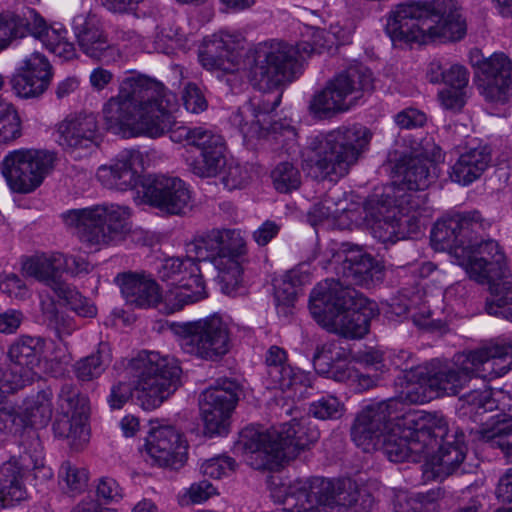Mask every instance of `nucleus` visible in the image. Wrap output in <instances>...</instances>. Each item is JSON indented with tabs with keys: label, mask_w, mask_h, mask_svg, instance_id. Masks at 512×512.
Wrapping results in <instances>:
<instances>
[{
	"label": "nucleus",
	"mask_w": 512,
	"mask_h": 512,
	"mask_svg": "<svg viewBox=\"0 0 512 512\" xmlns=\"http://www.w3.org/2000/svg\"><path fill=\"white\" fill-rule=\"evenodd\" d=\"M144 158L135 148L122 150L109 165L98 168L97 178L108 189L126 191L137 186Z\"/></svg>",
	"instance_id": "393cba45"
},
{
	"label": "nucleus",
	"mask_w": 512,
	"mask_h": 512,
	"mask_svg": "<svg viewBox=\"0 0 512 512\" xmlns=\"http://www.w3.org/2000/svg\"><path fill=\"white\" fill-rule=\"evenodd\" d=\"M55 294L79 316L94 317L97 314L95 305L79 291L67 283H63Z\"/></svg>",
	"instance_id": "864d4df0"
},
{
	"label": "nucleus",
	"mask_w": 512,
	"mask_h": 512,
	"mask_svg": "<svg viewBox=\"0 0 512 512\" xmlns=\"http://www.w3.org/2000/svg\"><path fill=\"white\" fill-rule=\"evenodd\" d=\"M57 405L59 416L53 423L55 435L67 439L72 449H82L89 440L88 397L81 394L74 383L67 382L60 388Z\"/></svg>",
	"instance_id": "2eb2a0df"
},
{
	"label": "nucleus",
	"mask_w": 512,
	"mask_h": 512,
	"mask_svg": "<svg viewBox=\"0 0 512 512\" xmlns=\"http://www.w3.org/2000/svg\"><path fill=\"white\" fill-rule=\"evenodd\" d=\"M12 88L17 96L21 98L38 97L46 91L49 85L41 77L36 79L26 73L14 76L11 80Z\"/></svg>",
	"instance_id": "4d7b16f0"
},
{
	"label": "nucleus",
	"mask_w": 512,
	"mask_h": 512,
	"mask_svg": "<svg viewBox=\"0 0 512 512\" xmlns=\"http://www.w3.org/2000/svg\"><path fill=\"white\" fill-rule=\"evenodd\" d=\"M147 202L168 215H182L189 208L191 195L185 182L177 177L155 176L144 185Z\"/></svg>",
	"instance_id": "5701e85b"
},
{
	"label": "nucleus",
	"mask_w": 512,
	"mask_h": 512,
	"mask_svg": "<svg viewBox=\"0 0 512 512\" xmlns=\"http://www.w3.org/2000/svg\"><path fill=\"white\" fill-rule=\"evenodd\" d=\"M96 495L98 501L105 504L118 502L123 497L122 488L117 481L110 477H102L99 479L96 487Z\"/></svg>",
	"instance_id": "774afa93"
},
{
	"label": "nucleus",
	"mask_w": 512,
	"mask_h": 512,
	"mask_svg": "<svg viewBox=\"0 0 512 512\" xmlns=\"http://www.w3.org/2000/svg\"><path fill=\"white\" fill-rule=\"evenodd\" d=\"M461 416H467L474 413L476 417L492 411L496 407L495 400L492 398V391L484 386L483 389H474L460 398Z\"/></svg>",
	"instance_id": "09e8293b"
},
{
	"label": "nucleus",
	"mask_w": 512,
	"mask_h": 512,
	"mask_svg": "<svg viewBox=\"0 0 512 512\" xmlns=\"http://www.w3.org/2000/svg\"><path fill=\"white\" fill-rule=\"evenodd\" d=\"M421 156H411L402 159L396 166L397 173L402 176L403 183L409 190H424L429 187L432 181L431 162L440 161L442 151L435 146L431 152V141H426Z\"/></svg>",
	"instance_id": "7c9ffc66"
},
{
	"label": "nucleus",
	"mask_w": 512,
	"mask_h": 512,
	"mask_svg": "<svg viewBox=\"0 0 512 512\" xmlns=\"http://www.w3.org/2000/svg\"><path fill=\"white\" fill-rule=\"evenodd\" d=\"M404 401L406 400L401 394L399 397L367 406L358 416L368 420L376 431L386 437L396 427V422H401L402 417L408 414L404 412Z\"/></svg>",
	"instance_id": "c9c22d12"
},
{
	"label": "nucleus",
	"mask_w": 512,
	"mask_h": 512,
	"mask_svg": "<svg viewBox=\"0 0 512 512\" xmlns=\"http://www.w3.org/2000/svg\"><path fill=\"white\" fill-rule=\"evenodd\" d=\"M109 355L107 345L101 343L96 353H93L74 365L76 377L81 381H90L99 377L105 370Z\"/></svg>",
	"instance_id": "8fccbe9b"
},
{
	"label": "nucleus",
	"mask_w": 512,
	"mask_h": 512,
	"mask_svg": "<svg viewBox=\"0 0 512 512\" xmlns=\"http://www.w3.org/2000/svg\"><path fill=\"white\" fill-rule=\"evenodd\" d=\"M266 385L269 389L282 391L293 388L301 383L303 378L300 372L286 364V352L278 347L269 348L266 355Z\"/></svg>",
	"instance_id": "e433bc0d"
},
{
	"label": "nucleus",
	"mask_w": 512,
	"mask_h": 512,
	"mask_svg": "<svg viewBox=\"0 0 512 512\" xmlns=\"http://www.w3.org/2000/svg\"><path fill=\"white\" fill-rule=\"evenodd\" d=\"M368 300L339 280H324L311 291L312 317L328 331L346 338H362L369 331L371 309Z\"/></svg>",
	"instance_id": "39448f33"
},
{
	"label": "nucleus",
	"mask_w": 512,
	"mask_h": 512,
	"mask_svg": "<svg viewBox=\"0 0 512 512\" xmlns=\"http://www.w3.org/2000/svg\"><path fill=\"white\" fill-rule=\"evenodd\" d=\"M273 496L283 504L277 512H329L340 506L368 512L374 506L370 492L351 478L296 479L282 484Z\"/></svg>",
	"instance_id": "20e7f679"
},
{
	"label": "nucleus",
	"mask_w": 512,
	"mask_h": 512,
	"mask_svg": "<svg viewBox=\"0 0 512 512\" xmlns=\"http://www.w3.org/2000/svg\"><path fill=\"white\" fill-rule=\"evenodd\" d=\"M345 357V351L337 350L335 344H324L316 348L313 365L318 373L325 374L337 382H345L353 379L356 373L344 361Z\"/></svg>",
	"instance_id": "4c0bfd02"
},
{
	"label": "nucleus",
	"mask_w": 512,
	"mask_h": 512,
	"mask_svg": "<svg viewBox=\"0 0 512 512\" xmlns=\"http://www.w3.org/2000/svg\"><path fill=\"white\" fill-rule=\"evenodd\" d=\"M242 36L232 35L228 32L212 35L205 38L199 51V60L208 70H222L233 72L239 64L242 48Z\"/></svg>",
	"instance_id": "bb28decb"
},
{
	"label": "nucleus",
	"mask_w": 512,
	"mask_h": 512,
	"mask_svg": "<svg viewBox=\"0 0 512 512\" xmlns=\"http://www.w3.org/2000/svg\"><path fill=\"white\" fill-rule=\"evenodd\" d=\"M241 437L240 444L251 454V465L255 469L276 470L314 444L320 432L309 419L302 418L283 423L279 429L249 431Z\"/></svg>",
	"instance_id": "0eeeda50"
},
{
	"label": "nucleus",
	"mask_w": 512,
	"mask_h": 512,
	"mask_svg": "<svg viewBox=\"0 0 512 512\" xmlns=\"http://www.w3.org/2000/svg\"><path fill=\"white\" fill-rule=\"evenodd\" d=\"M150 457L161 467L178 470L187 461L188 445L172 426L152 428L146 442Z\"/></svg>",
	"instance_id": "b1692460"
},
{
	"label": "nucleus",
	"mask_w": 512,
	"mask_h": 512,
	"mask_svg": "<svg viewBox=\"0 0 512 512\" xmlns=\"http://www.w3.org/2000/svg\"><path fill=\"white\" fill-rule=\"evenodd\" d=\"M44 346L41 337L20 336L10 345L8 357L16 366L33 369L40 363Z\"/></svg>",
	"instance_id": "a18cd8bd"
},
{
	"label": "nucleus",
	"mask_w": 512,
	"mask_h": 512,
	"mask_svg": "<svg viewBox=\"0 0 512 512\" xmlns=\"http://www.w3.org/2000/svg\"><path fill=\"white\" fill-rule=\"evenodd\" d=\"M373 89L372 72L361 64L351 65L312 96L308 109L316 119H330L349 110L354 100Z\"/></svg>",
	"instance_id": "9b49d317"
},
{
	"label": "nucleus",
	"mask_w": 512,
	"mask_h": 512,
	"mask_svg": "<svg viewBox=\"0 0 512 512\" xmlns=\"http://www.w3.org/2000/svg\"><path fill=\"white\" fill-rule=\"evenodd\" d=\"M23 457L20 460L10 459L0 466V503L8 507L27 497L24 477L27 472Z\"/></svg>",
	"instance_id": "72a5a7b5"
},
{
	"label": "nucleus",
	"mask_w": 512,
	"mask_h": 512,
	"mask_svg": "<svg viewBox=\"0 0 512 512\" xmlns=\"http://www.w3.org/2000/svg\"><path fill=\"white\" fill-rule=\"evenodd\" d=\"M373 133L363 125L340 126L309 139L302 151V167L316 180L346 176L368 150Z\"/></svg>",
	"instance_id": "7ed1b4c3"
},
{
	"label": "nucleus",
	"mask_w": 512,
	"mask_h": 512,
	"mask_svg": "<svg viewBox=\"0 0 512 512\" xmlns=\"http://www.w3.org/2000/svg\"><path fill=\"white\" fill-rule=\"evenodd\" d=\"M479 88L490 102H505L512 89V62L503 53H495L478 65Z\"/></svg>",
	"instance_id": "a878e982"
},
{
	"label": "nucleus",
	"mask_w": 512,
	"mask_h": 512,
	"mask_svg": "<svg viewBox=\"0 0 512 512\" xmlns=\"http://www.w3.org/2000/svg\"><path fill=\"white\" fill-rule=\"evenodd\" d=\"M196 257H169L158 267V277L168 285L202 282L203 278Z\"/></svg>",
	"instance_id": "a19ab883"
},
{
	"label": "nucleus",
	"mask_w": 512,
	"mask_h": 512,
	"mask_svg": "<svg viewBox=\"0 0 512 512\" xmlns=\"http://www.w3.org/2000/svg\"><path fill=\"white\" fill-rule=\"evenodd\" d=\"M28 379L25 378L23 368L2 369L0 367V388L3 399L8 393L21 389L25 386Z\"/></svg>",
	"instance_id": "0e129e2a"
},
{
	"label": "nucleus",
	"mask_w": 512,
	"mask_h": 512,
	"mask_svg": "<svg viewBox=\"0 0 512 512\" xmlns=\"http://www.w3.org/2000/svg\"><path fill=\"white\" fill-rule=\"evenodd\" d=\"M23 72L36 79L41 77V80H44L47 85L50 84L52 78L51 65L39 52H34L25 61V69Z\"/></svg>",
	"instance_id": "680f3d73"
},
{
	"label": "nucleus",
	"mask_w": 512,
	"mask_h": 512,
	"mask_svg": "<svg viewBox=\"0 0 512 512\" xmlns=\"http://www.w3.org/2000/svg\"><path fill=\"white\" fill-rule=\"evenodd\" d=\"M491 149L486 145L469 148L460 154L452 166L450 178L461 185H469L479 179L491 163Z\"/></svg>",
	"instance_id": "473e14b6"
},
{
	"label": "nucleus",
	"mask_w": 512,
	"mask_h": 512,
	"mask_svg": "<svg viewBox=\"0 0 512 512\" xmlns=\"http://www.w3.org/2000/svg\"><path fill=\"white\" fill-rule=\"evenodd\" d=\"M185 109L193 114H199L208 107V102L201 89L194 83H188L182 93Z\"/></svg>",
	"instance_id": "e2e57ef3"
},
{
	"label": "nucleus",
	"mask_w": 512,
	"mask_h": 512,
	"mask_svg": "<svg viewBox=\"0 0 512 512\" xmlns=\"http://www.w3.org/2000/svg\"><path fill=\"white\" fill-rule=\"evenodd\" d=\"M170 288L158 303L159 310L165 314L180 311L184 306L195 303L206 297L205 283L195 282L188 284L168 285Z\"/></svg>",
	"instance_id": "37998d69"
},
{
	"label": "nucleus",
	"mask_w": 512,
	"mask_h": 512,
	"mask_svg": "<svg viewBox=\"0 0 512 512\" xmlns=\"http://www.w3.org/2000/svg\"><path fill=\"white\" fill-rule=\"evenodd\" d=\"M166 133H169L173 142L196 147L200 153L224 146L223 138L212 130L201 126L191 128L178 125L174 115Z\"/></svg>",
	"instance_id": "ea45409f"
},
{
	"label": "nucleus",
	"mask_w": 512,
	"mask_h": 512,
	"mask_svg": "<svg viewBox=\"0 0 512 512\" xmlns=\"http://www.w3.org/2000/svg\"><path fill=\"white\" fill-rule=\"evenodd\" d=\"M486 226L478 211L456 214L436 222L431 231V240L437 249L447 250L459 264L468 259L465 248L469 238L484 231Z\"/></svg>",
	"instance_id": "6ab92c4d"
},
{
	"label": "nucleus",
	"mask_w": 512,
	"mask_h": 512,
	"mask_svg": "<svg viewBox=\"0 0 512 512\" xmlns=\"http://www.w3.org/2000/svg\"><path fill=\"white\" fill-rule=\"evenodd\" d=\"M21 408L5 406L0 408V432L18 433L24 429V420Z\"/></svg>",
	"instance_id": "338daca9"
},
{
	"label": "nucleus",
	"mask_w": 512,
	"mask_h": 512,
	"mask_svg": "<svg viewBox=\"0 0 512 512\" xmlns=\"http://www.w3.org/2000/svg\"><path fill=\"white\" fill-rule=\"evenodd\" d=\"M328 263L341 284L370 286L383 279V267L362 247L349 242L341 243L338 248L331 247L326 251Z\"/></svg>",
	"instance_id": "dca6fc26"
},
{
	"label": "nucleus",
	"mask_w": 512,
	"mask_h": 512,
	"mask_svg": "<svg viewBox=\"0 0 512 512\" xmlns=\"http://www.w3.org/2000/svg\"><path fill=\"white\" fill-rule=\"evenodd\" d=\"M467 446L450 449H437V452L424 456L422 474L425 481L443 480L457 472L466 458Z\"/></svg>",
	"instance_id": "f704fd0d"
},
{
	"label": "nucleus",
	"mask_w": 512,
	"mask_h": 512,
	"mask_svg": "<svg viewBox=\"0 0 512 512\" xmlns=\"http://www.w3.org/2000/svg\"><path fill=\"white\" fill-rule=\"evenodd\" d=\"M344 411V404L330 395L312 402L309 407V413L321 420L339 419Z\"/></svg>",
	"instance_id": "bf43d9fd"
},
{
	"label": "nucleus",
	"mask_w": 512,
	"mask_h": 512,
	"mask_svg": "<svg viewBox=\"0 0 512 512\" xmlns=\"http://www.w3.org/2000/svg\"><path fill=\"white\" fill-rule=\"evenodd\" d=\"M60 477L65 482L71 493H79L85 489L88 481V473L84 468L73 466L65 462L60 468Z\"/></svg>",
	"instance_id": "052dcab7"
},
{
	"label": "nucleus",
	"mask_w": 512,
	"mask_h": 512,
	"mask_svg": "<svg viewBox=\"0 0 512 512\" xmlns=\"http://www.w3.org/2000/svg\"><path fill=\"white\" fill-rule=\"evenodd\" d=\"M393 42L425 44L429 40L460 41L467 32L466 21L458 11L440 16L426 1L398 4L385 26Z\"/></svg>",
	"instance_id": "423d86ee"
},
{
	"label": "nucleus",
	"mask_w": 512,
	"mask_h": 512,
	"mask_svg": "<svg viewBox=\"0 0 512 512\" xmlns=\"http://www.w3.org/2000/svg\"><path fill=\"white\" fill-rule=\"evenodd\" d=\"M55 154L43 150H15L5 156L1 172L10 189L27 194L41 185L53 169Z\"/></svg>",
	"instance_id": "4468645a"
},
{
	"label": "nucleus",
	"mask_w": 512,
	"mask_h": 512,
	"mask_svg": "<svg viewBox=\"0 0 512 512\" xmlns=\"http://www.w3.org/2000/svg\"><path fill=\"white\" fill-rule=\"evenodd\" d=\"M72 30L80 49L89 57L102 60L110 48L100 17L92 10L82 11L72 19Z\"/></svg>",
	"instance_id": "c85d7f7f"
},
{
	"label": "nucleus",
	"mask_w": 512,
	"mask_h": 512,
	"mask_svg": "<svg viewBox=\"0 0 512 512\" xmlns=\"http://www.w3.org/2000/svg\"><path fill=\"white\" fill-rule=\"evenodd\" d=\"M275 189L280 193L297 190L301 185V173L291 162L279 163L271 172Z\"/></svg>",
	"instance_id": "603ef678"
},
{
	"label": "nucleus",
	"mask_w": 512,
	"mask_h": 512,
	"mask_svg": "<svg viewBox=\"0 0 512 512\" xmlns=\"http://www.w3.org/2000/svg\"><path fill=\"white\" fill-rule=\"evenodd\" d=\"M308 278V274L293 269L274 284V299L278 314L285 317L291 314L297 295Z\"/></svg>",
	"instance_id": "c03bdc74"
},
{
	"label": "nucleus",
	"mask_w": 512,
	"mask_h": 512,
	"mask_svg": "<svg viewBox=\"0 0 512 512\" xmlns=\"http://www.w3.org/2000/svg\"><path fill=\"white\" fill-rule=\"evenodd\" d=\"M181 329V347L188 354L216 361L230 350L229 326L217 314L185 323Z\"/></svg>",
	"instance_id": "ddd939ff"
},
{
	"label": "nucleus",
	"mask_w": 512,
	"mask_h": 512,
	"mask_svg": "<svg viewBox=\"0 0 512 512\" xmlns=\"http://www.w3.org/2000/svg\"><path fill=\"white\" fill-rule=\"evenodd\" d=\"M294 51L287 46H277L270 52L258 55L251 68L250 81L261 94L250 100L254 120L248 127L252 132L259 133L268 124V118H274L272 113L278 107L282 98L280 86L294 80L297 65L293 59Z\"/></svg>",
	"instance_id": "6e6552de"
},
{
	"label": "nucleus",
	"mask_w": 512,
	"mask_h": 512,
	"mask_svg": "<svg viewBox=\"0 0 512 512\" xmlns=\"http://www.w3.org/2000/svg\"><path fill=\"white\" fill-rule=\"evenodd\" d=\"M489 288L491 297L486 300V312L512 322V283L501 279Z\"/></svg>",
	"instance_id": "49530a36"
},
{
	"label": "nucleus",
	"mask_w": 512,
	"mask_h": 512,
	"mask_svg": "<svg viewBox=\"0 0 512 512\" xmlns=\"http://www.w3.org/2000/svg\"><path fill=\"white\" fill-rule=\"evenodd\" d=\"M467 260L459 262L470 278L481 284H492L505 277L506 265L504 253L495 240H479L472 234L465 248Z\"/></svg>",
	"instance_id": "aec40b11"
},
{
	"label": "nucleus",
	"mask_w": 512,
	"mask_h": 512,
	"mask_svg": "<svg viewBox=\"0 0 512 512\" xmlns=\"http://www.w3.org/2000/svg\"><path fill=\"white\" fill-rule=\"evenodd\" d=\"M481 440L499 448L507 458L512 457V416L499 413L485 419L477 430Z\"/></svg>",
	"instance_id": "79ce46f5"
},
{
	"label": "nucleus",
	"mask_w": 512,
	"mask_h": 512,
	"mask_svg": "<svg viewBox=\"0 0 512 512\" xmlns=\"http://www.w3.org/2000/svg\"><path fill=\"white\" fill-rule=\"evenodd\" d=\"M364 211V220L373 236L379 241L395 243L403 237L401 222L397 221L400 210L393 196L387 193L369 197Z\"/></svg>",
	"instance_id": "4be33fe9"
},
{
	"label": "nucleus",
	"mask_w": 512,
	"mask_h": 512,
	"mask_svg": "<svg viewBox=\"0 0 512 512\" xmlns=\"http://www.w3.org/2000/svg\"><path fill=\"white\" fill-rule=\"evenodd\" d=\"M116 282L128 304L138 308L158 306L161 299L159 285L150 276L124 272L117 275Z\"/></svg>",
	"instance_id": "2f4dec72"
},
{
	"label": "nucleus",
	"mask_w": 512,
	"mask_h": 512,
	"mask_svg": "<svg viewBox=\"0 0 512 512\" xmlns=\"http://www.w3.org/2000/svg\"><path fill=\"white\" fill-rule=\"evenodd\" d=\"M130 368L137 379V399L145 410L159 407L181 385L178 361L159 352H140L130 361Z\"/></svg>",
	"instance_id": "1a4fd4ad"
},
{
	"label": "nucleus",
	"mask_w": 512,
	"mask_h": 512,
	"mask_svg": "<svg viewBox=\"0 0 512 512\" xmlns=\"http://www.w3.org/2000/svg\"><path fill=\"white\" fill-rule=\"evenodd\" d=\"M418 428L420 438L424 441L426 454H430L437 449H450L459 446H466L465 429L447 422L442 415L424 414L419 415Z\"/></svg>",
	"instance_id": "cd10ccee"
},
{
	"label": "nucleus",
	"mask_w": 512,
	"mask_h": 512,
	"mask_svg": "<svg viewBox=\"0 0 512 512\" xmlns=\"http://www.w3.org/2000/svg\"><path fill=\"white\" fill-rule=\"evenodd\" d=\"M512 368V344L492 345L457 354L453 363L432 360L419 374L420 384H407L402 398L423 403L431 398L459 394L473 377H494Z\"/></svg>",
	"instance_id": "f03ea898"
},
{
	"label": "nucleus",
	"mask_w": 512,
	"mask_h": 512,
	"mask_svg": "<svg viewBox=\"0 0 512 512\" xmlns=\"http://www.w3.org/2000/svg\"><path fill=\"white\" fill-rule=\"evenodd\" d=\"M351 436L354 443L365 452L378 449L384 436L376 431L370 422L357 416L351 428Z\"/></svg>",
	"instance_id": "3c124183"
},
{
	"label": "nucleus",
	"mask_w": 512,
	"mask_h": 512,
	"mask_svg": "<svg viewBox=\"0 0 512 512\" xmlns=\"http://www.w3.org/2000/svg\"><path fill=\"white\" fill-rule=\"evenodd\" d=\"M419 415L408 412L401 422L383 438L380 448L391 462H419L426 456L424 441L418 428Z\"/></svg>",
	"instance_id": "412c9836"
},
{
	"label": "nucleus",
	"mask_w": 512,
	"mask_h": 512,
	"mask_svg": "<svg viewBox=\"0 0 512 512\" xmlns=\"http://www.w3.org/2000/svg\"><path fill=\"white\" fill-rule=\"evenodd\" d=\"M225 147L221 146L213 150L200 153L189 163L193 174L202 178L216 177L226 167Z\"/></svg>",
	"instance_id": "de8ad7c7"
},
{
	"label": "nucleus",
	"mask_w": 512,
	"mask_h": 512,
	"mask_svg": "<svg viewBox=\"0 0 512 512\" xmlns=\"http://www.w3.org/2000/svg\"><path fill=\"white\" fill-rule=\"evenodd\" d=\"M56 132L64 149L88 148L97 141L98 122L92 113H70L57 124Z\"/></svg>",
	"instance_id": "c756f323"
},
{
	"label": "nucleus",
	"mask_w": 512,
	"mask_h": 512,
	"mask_svg": "<svg viewBox=\"0 0 512 512\" xmlns=\"http://www.w3.org/2000/svg\"><path fill=\"white\" fill-rule=\"evenodd\" d=\"M129 209L119 205H94L72 209L62 215L66 226L91 248H100L123 238L128 229Z\"/></svg>",
	"instance_id": "9d476101"
},
{
	"label": "nucleus",
	"mask_w": 512,
	"mask_h": 512,
	"mask_svg": "<svg viewBox=\"0 0 512 512\" xmlns=\"http://www.w3.org/2000/svg\"><path fill=\"white\" fill-rule=\"evenodd\" d=\"M21 412L24 418V428L28 426L43 427L51 420L53 410L50 401L43 395L41 400L38 398L36 401L25 403Z\"/></svg>",
	"instance_id": "5fc2aeb1"
},
{
	"label": "nucleus",
	"mask_w": 512,
	"mask_h": 512,
	"mask_svg": "<svg viewBox=\"0 0 512 512\" xmlns=\"http://www.w3.org/2000/svg\"><path fill=\"white\" fill-rule=\"evenodd\" d=\"M31 34L51 52L66 38L63 28L49 27L46 21L33 9L5 11L0 13V51L6 49L13 40Z\"/></svg>",
	"instance_id": "f3484780"
},
{
	"label": "nucleus",
	"mask_w": 512,
	"mask_h": 512,
	"mask_svg": "<svg viewBox=\"0 0 512 512\" xmlns=\"http://www.w3.org/2000/svg\"><path fill=\"white\" fill-rule=\"evenodd\" d=\"M339 197L334 192L328 193L321 202L315 204L309 212L312 224L327 219H337L346 211V201H336Z\"/></svg>",
	"instance_id": "6e6d98bb"
},
{
	"label": "nucleus",
	"mask_w": 512,
	"mask_h": 512,
	"mask_svg": "<svg viewBox=\"0 0 512 512\" xmlns=\"http://www.w3.org/2000/svg\"><path fill=\"white\" fill-rule=\"evenodd\" d=\"M41 306L44 321L50 328L56 331L59 338H61L63 334L71 333L73 328L70 318L59 312L53 300L43 301Z\"/></svg>",
	"instance_id": "13d9d810"
},
{
	"label": "nucleus",
	"mask_w": 512,
	"mask_h": 512,
	"mask_svg": "<svg viewBox=\"0 0 512 512\" xmlns=\"http://www.w3.org/2000/svg\"><path fill=\"white\" fill-rule=\"evenodd\" d=\"M65 263L63 254L37 255L26 259L22 264L25 275L44 283L54 293L64 281L60 278L61 265Z\"/></svg>",
	"instance_id": "58836bf2"
},
{
	"label": "nucleus",
	"mask_w": 512,
	"mask_h": 512,
	"mask_svg": "<svg viewBox=\"0 0 512 512\" xmlns=\"http://www.w3.org/2000/svg\"><path fill=\"white\" fill-rule=\"evenodd\" d=\"M236 462L234 459L226 456H220L206 460L201 465V472L210 478L219 479L228 472L235 470Z\"/></svg>",
	"instance_id": "69168bd1"
},
{
	"label": "nucleus",
	"mask_w": 512,
	"mask_h": 512,
	"mask_svg": "<svg viewBox=\"0 0 512 512\" xmlns=\"http://www.w3.org/2000/svg\"><path fill=\"white\" fill-rule=\"evenodd\" d=\"M177 110L176 95L145 75L126 77L118 95L103 106L105 129L124 138L164 135Z\"/></svg>",
	"instance_id": "f257e3e1"
},
{
	"label": "nucleus",
	"mask_w": 512,
	"mask_h": 512,
	"mask_svg": "<svg viewBox=\"0 0 512 512\" xmlns=\"http://www.w3.org/2000/svg\"><path fill=\"white\" fill-rule=\"evenodd\" d=\"M198 261L210 260L218 269L221 281L237 286L242 281L238 258L245 254L246 243L237 229H212L197 236L189 245Z\"/></svg>",
	"instance_id": "f8f14e48"
},
{
	"label": "nucleus",
	"mask_w": 512,
	"mask_h": 512,
	"mask_svg": "<svg viewBox=\"0 0 512 512\" xmlns=\"http://www.w3.org/2000/svg\"><path fill=\"white\" fill-rule=\"evenodd\" d=\"M240 387L231 379H218L200 395L199 405L205 432L210 436L226 434L229 419L239 399Z\"/></svg>",
	"instance_id": "a211bd4d"
}]
</instances>
